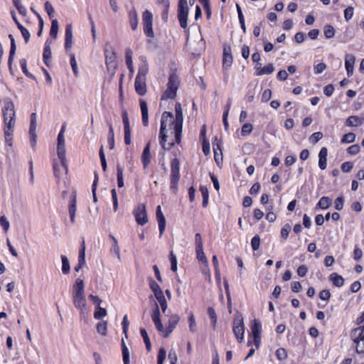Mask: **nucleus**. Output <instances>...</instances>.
Returning a JSON list of instances; mask_svg holds the SVG:
<instances>
[{
    "instance_id": "f257e3e1",
    "label": "nucleus",
    "mask_w": 364,
    "mask_h": 364,
    "mask_svg": "<svg viewBox=\"0 0 364 364\" xmlns=\"http://www.w3.org/2000/svg\"><path fill=\"white\" fill-rule=\"evenodd\" d=\"M4 117V134L6 144L9 146L13 145V136L16 124V111L14 102L10 99H6L4 102L3 109Z\"/></svg>"
},
{
    "instance_id": "f03ea898",
    "label": "nucleus",
    "mask_w": 364,
    "mask_h": 364,
    "mask_svg": "<svg viewBox=\"0 0 364 364\" xmlns=\"http://www.w3.org/2000/svg\"><path fill=\"white\" fill-rule=\"evenodd\" d=\"M183 124L181 127H176L173 129H166V124H161L159 132V143L164 149L169 150L176 144H179L181 141Z\"/></svg>"
},
{
    "instance_id": "7ed1b4c3",
    "label": "nucleus",
    "mask_w": 364,
    "mask_h": 364,
    "mask_svg": "<svg viewBox=\"0 0 364 364\" xmlns=\"http://www.w3.org/2000/svg\"><path fill=\"white\" fill-rule=\"evenodd\" d=\"M179 83L178 77L176 74H171L168 78L167 88L161 96V100L174 99L176 97Z\"/></svg>"
},
{
    "instance_id": "20e7f679",
    "label": "nucleus",
    "mask_w": 364,
    "mask_h": 364,
    "mask_svg": "<svg viewBox=\"0 0 364 364\" xmlns=\"http://www.w3.org/2000/svg\"><path fill=\"white\" fill-rule=\"evenodd\" d=\"M245 329V327L242 315L236 314L232 323V331L239 343H242L244 340Z\"/></svg>"
},
{
    "instance_id": "39448f33",
    "label": "nucleus",
    "mask_w": 364,
    "mask_h": 364,
    "mask_svg": "<svg viewBox=\"0 0 364 364\" xmlns=\"http://www.w3.org/2000/svg\"><path fill=\"white\" fill-rule=\"evenodd\" d=\"M143 27L145 35L149 38H154L153 31V16L152 14L146 10L142 14Z\"/></svg>"
},
{
    "instance_id": "423d86ee",
    "label": "nucleus",
    "mask_w": 364,
    "mask_h": 364,
    "mask_svg": "<svg viewBox=\"0 0 364 364\" xmlns=\"http://www.w3.org/2000/svg\"><path fill=\"white\" fill-rule=\"evenodd\" d=\"M133 214L138 225H144L148 222V216L144 204H139L134 209Z\"/></svg>"
},
{
    "instance_id": "0eeeda50",
    "label": "nucleus",
    "mask_w": 364,
    "mask_h": 364,
    "mask_svg": "<svg viewBox=\"0 0 364 364\" xmlns=\"http://www.w3.org/2000/svg\"><path fill=\"white\" fill-rule=\"evenodd\" d=\"M105 63L108 72L114 74L117 66L116 54L113 50H105Z\"/></svg>"
},
{
    "instance_id": "6e6552de",
    "label": "nucleus",
    "mask_w": 364,
    "mask_h": 364,
    "mask_svg": "<svg viewBox=\"0 0 364 364\" xmlns=\"http://www.w3.org/2000/svg\"><path fill=\"white\" fill-rule=\"evenodd\" d=\"M188 14V6H187V4H185V1L182 0L181 4H178V17L180 26L183 28H186L187 27Z\"/></svg>"
},
{
    "instance_id": "1a4fd4ad",
    "label": "nucleus",
    "mask_w": 364,
    "mask_h": 364,
    "mask_svg": "<svg viewBox=\"0 0 364 364\" xmlns=\"http://www.w3.org/2000/svg\"><path fill=\"white\" fill-rule=\"evenodd\" d=\"M57 152L59 159L60 160L62 166L66 168L65 165V139L64 135L58 134V146Z\"/></svg>"
},
{
    "instance_id": "9d476101",
    "label": "nucleus",
    "mask_w": 364,
    "mask_h": 364,
    "mask_svg": "<svg viewBox=\"0 0 364 364\" xmlns=\"http://www.w3.org/2000/svg\"><path fill=\"white\" fill-rule=\"evenodd\" d=\"M162 123H164V125L166 124V129H170L171 130L176 127V119L174 118V115L172 112H164L161 118V124H162Z\"/></svg>"
},
{
    "instance_id": "9b49d317",
    "label": "nucleus",
    "mask_w": 364,
    "mask_h": 364,
    "mask_svg": "<svg viewBox=\"0 0 364 364\" xmlns=\"http://www.w3.org/2000/svg\"><path fill=\"white\" fill-rule=\"evenodd\" d=\"M180 317L177 314H171L169 316L168 321L166 324V328H164V337H168L171 333V332L178 323Z\"/></svg>"
},
{
    "instance_id": "f8f14e48",
    "label": "nucleus",
    "mask_w": 364,
    "mask_h": 364,
    "mask_svg": "<svg viewBox=\"0 0 364 364\" xmlns=\"http://www.w3.org/2000/svg\"><path fill=\"white\" fill-rule=\"evenodd\" d=\"M36 127H37V115H36V113H32L31 115V124H30V128H29V134L31 135V145L33 147H34L36 144V139H37Z\"/></svg>"
},
{
    "instance_id": "ddd939ff",
    "label": "nucleus",
    "mask_w": 364,
    "mask_h": 364,
    "mask_svg": "<svg viewBox=\"0 0 364 364\" xmlns=\"http://www.w3.org/2000/svg\"><path fill=\"white\" fill-rule=\"evenodd\" d=\"M151 318H152L153 322L155 324V326H156L157 331L160 333H164V326L163 323H161V321L160 318V310H159V305L156 303L155 304V308L151 314Z\"/></svg>"
},
{
    "instance_id": "4468645a",
    "label": "nucleus",
    "mask_w": 364,
    "mask_h": 364,
    "mask_svg": "<svg viewBox=\"0 0 364 364\" xmlns=\"http://www.w3.org/2000/svg\"><path fill=\"white\" fill-rule=\"evenodd\" d=\"M134 89L138 95L141 96L144 95L146 93V78H140L139 77H136Z\"/></svg>"
},
{
    "instance_id": "2eb2a0df",
    "label": "nucleus",
    "mask_w": 364,
    "mask_h": 364,
    "mask_svg": "<svg viewBox=\"0 0 364 364\" xmlns=\"http://www.w3.org/2000/svg\"><path fill=\"white\" fill-rule=\"evenodd\" d=\"M156 219L159 223V237H161L163 235L165 228H166V219L161 211V208L160 205H158L156 208Z\"/></svg>"
},
{
    "instance_id": "dca6fc26",
    "label": "nucleus",
    "mask_w": 364,
    "mask_h": 364,
    "mask_svg": "<svg viewBox=\"0 0 364 364\" xmlns=\"http://www.w3.org/2000/svg\"><path fill=\"white\" fill-rule=\"evenodd\" d=\"M73 299L75 306L80 309L82 314H83V310L85 309L87 306L85 294L73 296Z\"/></svg>"
},
{
    "instance_id": "f3484780",
    "label": "nucleus",
    "mask_w": 364,
    "mask_h": 364,
    "mask_svg": "<svg viewBox=\"0 0 364 364\" xmlns=\"http://www.w3.org/2000/svg\"><path fill=\"white\" fill-rule=\"evenodd\" d=\"M355 56L352 54H346L345 57V67L347 71V75L350 77L353 74V68L355 64Z\"/></svg>"
},
{
    "instance_id": "a211bd4d",
    "label": "nucleus",
    "mask_w": 364,
    "mask_h": 364,
    "mask_svg": "<svg viewBox=\"0 0 364 364\" xmlns=\"http://www.w3.org/2000/svg\"><path fill=\"white\" fill-rule=\"evenodd\" d=\"M139 60L142 62V64L139 67L136 77H139L140 78H146V74L149 72V65L146 62V58L145 56H140Z\"/></svg>"
},
{
    "instance_id": "6ab92c4d",
    "label": "nucleus",
    "mask_w": 364,
    "mask_h": 364,
    "mask_svg": "<svg viewBox=\"0 0 364 364\" xmlns=\"http://www.w3.org/2000/svg\"><path fill=\"white\" fill-rule=\"evenodd\" d=\"M140 108L141 112V119L142 123L144 126L147 127L149 124V112L148 107L146 101L144 100L141 99L140 101Z\"/></svg>"
},
{
    "instance_id": "aec40b11",
    "label": "nucleus",
    "mask_w": 364,
    "mask_h": 364,
    "mask_svg": "<svg viewBox=\"0 0 364 364\" xmlns=\"http://www.w3.org/2000/svg\"><path fill=\"white\" fill-rule=\"evenodd\" d=\"M73 45V29L71 24H68L65 28V48L68 50Z\"/></svg>"
},
{
    "instance_id": "412c9836",
    "label": "nucleus",
    "mask_w": 364,
    "mask_h": 364,
    "mask_svg": "<svg viewBox=\"0 0 364 364\" xmlns=\"http://www.w3.org/2000/svg\"><path fill=\"white\" fill-rule=\"evenodd\" d=\"M232 63V56L231 55V49L230 47L225 48L223 50V64L225 69L229 68Z\"/></svg>"
},
{
    "instance_id": "4be33fe9",
    "label": "nucleus",
    "mask_w": 364,
    "mask_h": 364,
    "mask_svg": "<svg viewBox=\"0 0 364 364\" xmlns=\"http://www.w3.org/2000/svg\"><path fill=\"white\" fill-rule=\"evenodd\" d=\"M85 294V285L82 279L78 278L75 280L73 288V296Z\"/></svg>"
},
{
    "instance_id": "5701e85b",
    "label": "nucleus",
    "mask_w": 364,
    "mask_h": 364,
    "mask_svg": "<svg viewBox=\"0 0 364 364\" xmlns=\"http://www.w3.org/2000/svg\"><path fill=\"white\" fill-rule=\"evenodd\" d=\"M76 210H77L76 196H75V194H73L72 196V198H71V200L70 201V203H69V215H70V221L73 223H75V213H76Z\"/></svg>"
},
{
    "instance_id": "b1692460",
    "label": "nucleus",
    "mask_w": 364,
    "mask_h": 364,
    "mask_svg": "<svg viewBox=\"0 0 364 364\" xmlns=\"http://www.w3.org/2000/svg\"><path fill=\"white\" fill-rule=\"evenodd\" d=\"M109 237L112 240V245L110 248V252L113 253L119 260H121L120 247L118 244V241L114 236L110 235Z\"/></svg>"
},
{
    "instance_id": "393cba45",
    "label": "nucleus",
    "mask_w": 364,
    "mask_h": 364,
    "mask_svg": "<svg viewBox=\"0 0 364 364\" xmlns=\"http://www.w3.org/2000/svg\"><path fill=\"white\" fill-rule=\"evenodd\" d=\"M174 118L176 119V126L181 127V124H183V110H182L181 105L179 102H177L175 105Z\"/></svg>"
},
{
    "instance_id": "a878e982",
    "label": "nucleus",
    "mask_w": 364,
    "mask_h": 364,
    "mask_svg": "<svg viewBox=\"0 0 364 364\" xmlns=\"http://www.w3.org/2000/svg\"><path fill=\"white\" fill-rule=\"evenodd\" d=\"M150 159V143H148L147 145L145 146L141 156V161L143 163L144 168L149 164Z\"/></svg>"
},
{
    "instance_id": "bb28decb",
    "label": "nucleus",
    "mask_w": 364,
    "mask_h": 364,
    "mask_svg": "<svg viewBox=\"0 0 364 364\" xmlns=\"http://www.w3.org/2000/svg\"><path fill=\"white\" fill-rule=\"evenodd\" d=\"M364 121V118H360L357 116L349 117L346 122V124L348 127H355L360 125Z\"/></svg>"
},
{
    "instance_id": "cd10ccee",
    "label": "nucleus",
    "mask_w": 364,
    "mask_h": 364,
    "mask_svg": "<svg viewBox=\"0 0 364 364\" xmlns=\"http://www.w3.org/2000/svg\"><path fill=\"white\" fill-rule=\"evenodd\" d=\"M331 203L332 200L330 198L323 196L320 198L319 201L318 202L316 208L325 210L327 209L331 205Z\"/></svg>"
},
{
    "instance_id": "c85d7f7f",
    "label": "nucleus",
    "mask_w": 364,
    "mask_h": 364,
    "mask_svg": "<svg viewBox=\"0 0 364 364\" xmlns=\"http://www.w3.org/2000/svg\"><path fill=\"white\" fill-rule=\"evenodd\" d=\"M329 279L336 287H341L344 284L343 278L336 273H332L330 275Z\"/></svg>"
},
{
    "instance_id": "c756f323",
    "label": "nucleus",
    "mask_w": 364,
    "mask_h": 364,
    "mask_svg": "<svg viewBox=\"0 0 364 364\" xmlns=\"http://www.w3.org/2000/svg\"><path fill=\"white\" fill-rule=\"evenodd\" d=\"M350 336L352 339L359 338L360 341L364 342V326L354 329L352 331Z\"/></svg>"
},
{
    "instance_id": "7c9ffc66",
    "label": "nucleus",
    "mask_w": 364,
    "mask_h": 364,
    "mask_svg": "<svg viewBox=\"0 0 364 364\" xmlns=\"http://www.w3.org/2000/svg\"><path fill=\"white\" fill-rule=\"evenodd\" d=\"M43 57V60H44L45 64L48 66L49 61L51 58V49L48 44V41H46L45 47H44Z\"/></svg>"
},
{
    "instance_id": "2f4dec72",
    "label": "nucleus",
    "mask_w": 364,
    "mask_h": 364,
    "mask_svg": "<svg viewBox=\"0 0 364 364\" xmlns=\"http://www.w3.org/2000/svg\"><path fill=\"white\" fill-rule=\"evenodd\" d=\"M117 185L119 188H122L124 186V178H123V171L124 168L120 165H117Z\"/></svg>"
},
{
    "instance_id": "473e14b6",
    "label": "nucleus",
    "mask_w": 364,
    "mask_h": 364,
    "mask_svg": "<svg viewBox=\"0 0 364 364\" xmlns=\"http://www.w3.org/2000/svg\"><path fill=\"white\" fill-rule=\"evenodd\" d=\"M130 26L133 31H135L138 26V16L136 11L129 12V14Z\"/></svg>"
},
{
    "instance_id": "72a5a7b5",
    "label": "nucleus",
    "mask_w": 364,
    "mask_h": 364,
    "mask_svg": "<svg viewBox=\"0 0 364 364\" xmlns=\"http://www.w3.org/2000/svg\"><path fill=\"white\" fill-rule=\"evenodd\" d=\"M155 297H156V300L158 301L159 304H160L162 312L165 313L167 309L168 304H167V301L165 299V296L164 295V293L162 292L159 294H156V295H155Z\"/></svg>"
},
{
    "instance_id": "f704fd0d",
    "label": "nucleus",
    "mask_w": 364,
    "mask_h": 364,
    "mask_svg": "<svg viewBox=\"0 0 364 364\" xmlns=\"http://www.w3.org/2000/svg\"><path fill=\"white\" fill-rule=\"evenodd\" d=\"M180 178V174L179 173H171V186H170V188L171 190L173 192V193H176V190H177V184H178V181Z\"/></svg>"
},
{
    "instance_id": "c9c22d12",
    "label": "nucleus",
    "mask_w": 364,
    "mask_h": 364,
    "mask_svg": "<svg viewBox=\"0 0 364 364\" xmlns=\"http://www.w3.org/2000/svg\"><path fill=\"white\" fill-rule=\"evenodd\" d=\"M107 316V310L105 308L97 305L94 312V318L100 320Z\"/></svg>"
},
{
    "instance_id": "e433bc0d",
    "label": "nucleus",
    "mask_w": 364,
    "mask_h": 364,
    "mask_svg": "<svg viewBox=\"0 0 364 364\" xmlns=\"http://www.w3.org/2000/svg\"><path fill=\"white\" fill-rule=\"evenodd\" d=\"M62 272L68 274L70 271V265L68 257L65 255H61Z\"/></svg>"
},
{
    "instance_id": "4c0bfd02",
    "label": "nucleus",
    "mask_w": 364,
    "mask_h": 364,
    "mask_svg": "<svg viewBox=\"0 0 364 364\" xmlns=\"http://www.w3.org/2000/svg\"><path fill=\"white\" fill-rule=\"evenodd\" d=\"M200 191L201 192V195L203 197V206L205 208L208 204V198H209V193L207 187L205 186H200Z\"/></svg>"
},
{
    "instance_id": "58836bf2",
    "label": "nucleus",
    "mask_w": 364,
    "mask_h": 364,
    "mask_svg": "<svg viewBox=\"0 0 364 364\" xmlns=\"http://www.w3.org/2000/svg\"><path fill=\"white\" fill-rule=\"evenodd\" d=\"M107 141L109 149H113L114 147V133L112 124L109 125Z\"/></svg>"
},
{
    "instance_id": "ea45409f",
    "label": "nucleus",
    "mask_w": 364,
    "mask_h": 364,
    "mask_svg": "<svg viewBox=\"0 0 364 364\" xmlns=\"http://www.w3.org/2000/svg\"><path fill=\"white\" fill-rule=\"evenodd\" d=\"M274 70V65L272 64H268L259 70L257 73V75H269L273 73Z\"/></svg>"
},
{
    "instance_id": "a19ab883",
    "label": "nucleus",
    "mask_w": 364,
    "mask_h": 364,
    "mask_svg": "<svg viewBox=\"0 0 364 364\" xmlns=\"http://www.w3.org/2000/svg\"><path fill=\"white\" fill-rule=\"evenodd\" d=\"M97 331L100 333L102 336H105L107 335V321H102L97 323Z\"/></svg>"
},
{
    "instance_id": "79ce46f5",
    "label": "nucleus",
    "mask_w": 364,
    "mask_h": 364,
    "mask_svg": "<svg viewBox=\"0 0 364 364\" xmlns=\"http://www.w3.org/2000/svg\"><path fill=\"white\" fill-rule=\"evenodd\" d=\"M251 329L253 336H260L262 326L257 320H254Z\"/></svg>"
},
{
    "instance_id": "37998d69",
    "label": "nucleus",
    "mask_w": 364,
    "mask_h": 364,
    "mask_svg": "<svg viewBox=\"0 0 364 364\" xmlns=\"http://www.w3.org/2000/svg\"><path fill=\"white\" fill-rule=\"evenodd\" d=\"M190 331L195 333L197 329L196 322L193 313H191L188 318Z\"/></svg>"
},
{
    "instance_id": "c03bdc74",
    "label": "nucleus",
    "mask_w": 364,
    "mask_h": 364,
    "mask_svg": "<svg viewBox=\"0 0 364 364\" xmlns=\"http://www.w3.org/2000/svg\"><path fill=\"white\" fill-rule=\"evenodd\" d=\"M208 314L211 321V323L213 327H215L217 323V315L213 307L208 308Z\"/></svg>"
},
{
    "instance_id": "a18cd8bd",
    "label": "nucleus",
    "mask_w": 364,
    "mask_h": 364,
    "mask_svg": "<svg viewBox=\"0 0 364 364\" xmlns=\"http://www.w3.org/2000/svg\"><path fill=\"white\" fill-rule=\"evenodd\" d=\"M230 106H231V102L229 101L228 102V104H227L226 109H225V112L223 114V124H224L225 130L228 129V114H229Z\"/></svg>"
},
{
    "instance_id": "49530a36",
    "label": "nucleus",
    "mask_w": 364,
    "mask_h": 364,
    "mask_svg": "<svg viewBox=\"0 0 364 364\" xmlns=\"http://www.w3.org/2000/svg\"><path fill=\"white\" fill-rule=\"evenodd\" d=\"M196 256L200 262L207 264V258L205 255L203 247L196 248Z\"/></svg>"
},
{
    "instance_id": "de8ad7c7",
    "label": "nucleus",
    "mask_w": 364,
    "mask_h": 364,
    "mask_svg": "<svg viewBox=\"0 0 364 364\" xmlns=\"http://www.w3.org/2000/svg\"><path fill=\"white\" fill-rule=\"evenodd\" d=\"M323 33L326 38H331L335 35V29L332 26L327 25L324 27Z\"/></svg>"
},
{
    "instance_id": "09e8293b",
    "label": "nucleus",
    "mask_w": 364,
    "mask_h": 364,
    "mask_svg": "<svg viewBox=\"0 0 364 364\" xmlns=\"http://www.w3.org/2000/svg\"><path fill=\"white\" fill-rule=\"evenodd\" d=\"M58 31V21L57 19H53L51 22V28L50 34L51 36L55 38Z\"/></svg>"
},
{
    "instance_id": "8fccbe9b",
    "label": "nucleus",
    "mask_w": 364,
    "mask_h": 364,
    "mask_svg": "<svg viewBox=\"0 0 364 364\" xmlns=\"http://www.w3.org/2000/svg\"><path fill=\"white\" fill-rule=\"evenodd\" d=\"M149 286L150 289L154 292V296L163 292L159 285L154 280L150 281Z\"/></svg>"
},
{
    "instance_id": "3c124183",
    "label": "nucleus",
    "mask_w": 364,
    "mask_h": 364,
    "mask_svg": "<svg viewBox=\"0 0 364 364\" xmlns=\"http://www.w3.org/2000/svg\"><path fill=\"white\" fill-rule=\"evenodd\" d=\"M179 161L176 158H175L171 162V173H179Z\"/></svg>"
},
{
    "instance_id": "603ef678",
    "label": "nucleus",
    "mask_w": 364,
    "mask_h": 364,
    "mask_svg": "<svg viewBox=\"0 0 364 364\" xmlns=\"http://www.w3.org/2000/svg\"><path fill=\"white\" fill-rule=\"evenodd\" d=\"M252 124L247 123L242 125L241 129V134L242 136H247L250 134L252 131Z\"/></svg>"
},
{
    "instance_id": "864d4df0",
    "label": "nucleus",
    "mask_w": 364,
    "mask_h": 364,
    "mask_svg": "<svg viewBox=\"0 0 364 364\" xmlns=\"http://www.w3.org/2000/svg\"><path fill=\"white\" fill-rule=\"evenodd\" d=\"M166 357V351L164 348H161L157 356V364H163Z\"/></svg>"
},
{
    "instance_id": "5fc2aeb1",
    "label": "nucleus",
    "mask_w": 364,
    "mask_h": 364,
    "mask_svg": "<svg viewBox=\"0 0 364 364\" xmlns=\"http://www.w3.org/2000/svg\"><path fill=\"white\" fill-rule=\"evenodd\" d=\"M276 356L279 360H284L287 358V353L283 348H279L276 351Z\"/></svg>"
},
{
    "instance_id": "6e6d98bb",
    "label": "nucleus",
    "mask_w": 364,
    "mask_h": 364,
    "mask_svg": "<svg viewBox=\"0 0 364 364\" xmlns=\"http://www.w3.org/2000/svg\"><path fill=\"white\" fill-rule=\"evenodd\" d=\"M290 231H291V225L289 224H285L281 230V237L284 240L287 239Z\"/></svg>"
},
{
    "instance_id": "4d7b16f0",
    "label": "nucleus",
    "mask_w": 364,
    "mask_h": 364,
    "mask_svg": "<svg viewBox=\"0 0 364 364\" xmlns=\"http://www.w3.org/2000/svg\"><path fill=\"white\" fill-rule=\"evenodd\" d=\"M122 351L124 364H130L129 350L127 346H124L123 349H122Z\"/></svg>"
},
{
    "instance_id": "13d9d810",
    "label": "nucleus",
    "mask_w": 364,
    "mask_h": 364,
    "mask_svg": "<svg viewBox=\"0 0 364 364\" xmlns=\"http://www.w3.org/2000/svg\"><path fill=\"white\" fill-rule=\"evenodd\" d=\"M355 139V134L352 133V132H350V133H348V134H346L342 139H341V142L343 143H351V142H353Z\"/></svg>"
},
{
    "instance_id": "bf43d9fd",
    "label": "nucleus",
    "mask_w": 364,
    "mask_h": 364,
    "mask_svg": "<svg viewBox=\"0 0 364 364\" xmlns=\"http://www.w3.org/2000/svg\"><path fill=\"white\" fill-rule=\"evenodd\" d=\"M251 246L253 250H257L260 246V237L258 235H255L251 240Z\"/></svg>"
},
{
    "instance_id": "052dcab7",
    "label": "nucleus",
    "mask_w": 364,
    "mask_h": 364,
    "mask_svg": "<svg viewBox=\"0 0 364 364\" xmlns=\"http://www.w3.org/2000/svg\"><path fill=\"white\" fill-rule=\"evenodd\" d=\"M0 225L2 226L5 232H7L9 230L10 227V223L5 215H1L0 217Z\"/></svg>"
},
{
    "instance_id": "680f3d73",
    "label": "nucleus",
    "mask_w": 364,
    "mask_h": 364,
    "mask_svg": "<svg viewBox=\"0 0 364 364\" xmlns=\"http://www.w3.org/2000/svg\"><path fill=\"white\" fill-rule=\"evenodd\" d=\"M18 28L21 31V33L25 40V42L28 43L31 36L29 31L22 25H19V27Z\"/></svg>"
},
{
    "instance_id": "e2e57ef3",
    "label": "nucleus",
    "mask_w": 364,
    "mask_h": 364,
    "mask_svg": "<svg viewBox=\"0 0 364 364\" xmlns=\"http://www.w3.org/2000/svg\"><path fill=\"white\" fill-rule=\"evenodd\" d=\"M170 262H171V269L173 272L177 271V259L176 256L171 252L170 254Z\"/></svg>"
},
{
    "instance_id": "0e129e2a",
    "label": "nucleus",
    "mask_w": 364,
    "mask_h": 364,
    "mask_svg": "<svg viewBox=\"0 0 364 364\" xmlns=\"http://www.w3.org/2000/svg\"><path fill=\"white\" fill-rule=\"evenodd\" d=\"M353 340L356 343L355 348H356L357 353H364V342L360 341L359 338L353 339Z\"/></svg>"
},
{
    "instance_id": "69168bd1",
    "label": "nucleus",
    "mask_w": 364,
    "mask_h": 364,
    "mask_svg": "<svg viewBox=\"0 0 364 364\" xmlns=\"http://www.w3.org/2000/svg\"><path fill=\"white\" fill-rule=\"evenodd\" d=\"M323 137V134L320 132H315L311 136H310V141L312 143V144H316V142H318L320 139H321Z\"/></svg>"
},
{
    "instance_id": "338daca9",
    "label": "nucleus",
    "mask_w": 364,
    "mask_h": 364,
    "mask_svg": "<svg viewBox=\"0 0 364 364\" xmlns=\"http://www.w3.org/2000/svg\"><path fill=\"white\" fill-rule=\"evenodd\" d=\"M353 12H354V9L351 6H348L345 9V11H344V17H345V19L347 21H349L350 19H351V18L353 16Z\"/></svg>"
},
{
    "instance_id": "774afa93",
    "label": "nucleus",
    "mask_w": 364,
    "mask_h": 364,
    "mask_svg": "<svg viewBox=\"0 0 364 364\" xmlns=\"http://www.w3.org/2000/svg\"><path fill=\"white\" fill-rule=\"evenodd\" d=\"M45 9L50 18H52L54 16L55 10L49 1H46L45 3Z\"/></svg>"
}]
</instances>
